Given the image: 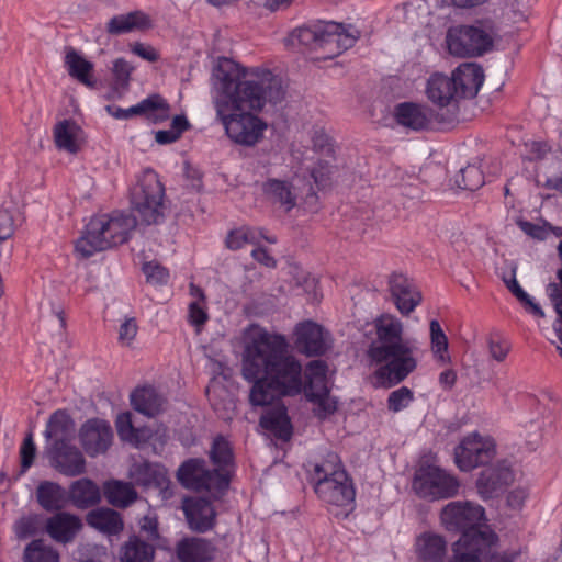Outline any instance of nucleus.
Returning <instances> with one entry per match:
<instances>
[{"label":"nucleus","mask_w":562,"mask_h":562,"mask_svg":"<svg viewBox=\"0 0 562 562\" xmlns=\"http://www.w3.org/2000/svg\"><path fill=\"white\" fill-rule=\"evenodd\" d=\"M241 375L252 383L249 403L254 407H265L304 392L316 404L314 412L318 418H326L337 409L336 401L329 397L327 364L313 360L303 372L282 335L261 331L254 337L243 353Z\"/></svg>","instance_id":"nucleus-1"},{"label":"nucleus","mask_w":562,"mask_h":562,"mask_svg":"<svg viewBox=\"0 0 562 562\" xmlns=\"http://www.w3.org/2000/svg\"><path fill=\"white\" fill-rule=\"evenodd\" d=\"M217 95L216 116L227 137L235 144L252 147L263 137L267 124L249 111H260L266 103L277 104L284 98L281 79L269 69L255 68L240 76L228 58L220 60L213 71Z\"/></svg>","instance_id":"nucleus-2"},{"label":"nucleus","mask_w":562,"mask_h":562,"mask_svg":"<svg viewBox=\"0 0 562 562\" xmlns=\"http://www.w3.org/2000/svg\"><path fill=\"white\" fill-rule=\"evenodd\" d=\"M375 337L367 355L372 362L381 364L376 376L385 387L403 382L416 368V340L403 337V324L391 314H383L374 321Z\"/></svg>","instance_id":"nucleus-3"},{"label":"nucleus","mask_w":562,"mask_h":562,"mask_svg":"<svg viewBox=\"0 0 562 562\" xmlns=\"http://www.w3.org/2000/svg\"><path fill=\"white\" fill-rule=\"evenodd\" d=\"M448 531L460 532L447 562H492V529L485 509L472 502H450L440 515Z\"/></svg>","instance_id":"nucleus-4"},{"label":"nucleus","mask_w":562,"mask_h":562,"mask_svg":"<svg viewBox=\"0 0 562 562\" xmlns=\"http://www.w3.org/2000/svg\"><path fill=\"white\" fill-rule=\"evenodd\" d=\"M137 225L135 215L113 212L92 217L80 238L76 241V250L89 258L98 251L126 243Z\"/></svg>","instance_id":"nucleus-5"},{"label":"nucleus","mask_w":562,"mask_h":562,"mask_svg":"<svg viewBox=\"0 0 562 562\" xmlns=\"http://www.w3.org/2000/svg\"><path fill=\"white\" fill-rule=\"evenodd\" d=\"M454 462L461 471H471L482 467L477 474L476 488L483 499L492 498V445L474 432L454 449Z\"/></svg>","instance_id":"nucleus-6"},{"label":"nucleus","mask_w":562,"mask_h":562,"mask_svg":"<svg viewBox=\"0 0 562 562\" xmlns=\"http://www.w3.org/2000/svg\"><path fill=\"white\" fill-rule=\"evenodd\" d=\"M165 188L154 170H145L131 190V204L140 222L159 224L165 218Z\"/></svg>","instance_id":"nucleus-7"},{"label":"nucleus","mask_w":562,"mask_h":562,"mask_svg":"<svg viewBox=\"0 0 562 562\" xmlns=\"http://www.w3.org/2000/svg\"><path fill=\"white\" fill-rule=\"evenodd\" d=\"M531 0H494V50L516 49Z\"/></svg>","instance_id":"nucleus-8"},{"label":"nucleus","mask_w":562,"mask_h":562,"mask_svg":"<svg viewBox=\"0 0 562 562\" xmlns=\"http://www.w3.org/2000/svg\"><path fill=\"white\" fill-rule=\"evenodd\" d=\"M426 94L437 105L436 124L441 128L453 126L459 121V98L449 76L434 74L427 81Z\"/></svg>","instance_id":"nucleus-9"},{"label":"nucleus","mask_w":562,"mask_h":562,"mask_svg":"<svg viewBox=\"0 0 562 562\" xmlns=\"http://www.w3.org/2000/svg\"><path fill=\"white\" fill-rule=\"evenodd\" d=\"M413 488L423 498L445 499L458 494L460 482L454 475L438 467H427L416 472Z\"/></svg>","instance_id":"nucleus-10"},{"label":"nucleus","mask_w":562,"mask_h":562,"mask_svg":"<svg viewBox=\"0 0 562 562\" xmlns=\"http://www.w3.org/2000/svg\"><path fill=\"white\" fill-rule=\"evenodd\" d=\"M446 44L451 55L467 58L484 54L492 45V38L477 26L457 25L448 29Z\"/></svg>","instance_id":"nucleus-11"},{"label":"nucleus","mask_w":562,"mask_h":562,"mask_svg":"<svg viewBox=\"0 0 562 562\" xmlns=\"http://www.w3.org/2000/svg\"><path fill=\"white\" fill-rule=\"evenodd\" d=\"M330 347V335L321 325L306 321L295 326L294 348L299 353L307 357L323 356Z\"/></svg>","instance_id":"nucleus-12"},{"label":"nucleus","mask_w":562,"mask_h":562,"mask_svg":"<svg viewBox=\"0 0 562 562\" xmlns=\"http://www.w3.org/2000/svg\"><path fill=\"white\" fill-rule=\"evenodd\" d=\"M106 112L117 120H128L133 116H144L153 123H159L169 117L170 106L159 94H151L139 103L122 109L116 105H106Z\"/></svg>","instance_id":"nucleus-13"},{"label":"nucleus","mask_w":562,"mask_h":562,"mask_svg":"<svg viewBox=\"0 0 562 562\" xmlns=\"http://www.w3.org/2000/svg\"><path fill=\"white\" fill-rule=\"evenodd\" d=\"M314 491L323 502L337 507L351 506L356 497L355 486L348 473H338L336 479L317 482Z\"/></svg>","instance_id":"nucleus-14"},{"label":"nucleus","mask_w":562,"mask_h":562,"mask_svg":"<svg viewBox=\"0 0 562 562\" xmlns=\"http://www.w3.org/2000/svg\"><path fill=\"white\" fill-rule=\"evenodd\" d=\"M80 442L90 457L105 453L113 440L110 424L100 418L87 420L79 431Z\"/></svg>","instance_id":"nucleus-15"},{"label":"nucleus","mask_w":562,"mask_h":562,"mask_svg":"<svg viewBox=\"0 0 562 562\" xmlns=\"http://www.w3.org/2000/svg\"><path fill=\"white\" fill-rule=\"evenodd\" d=\"M48 457L50 465L66 476H78L86 472L85 457L72 443L50 446Z\"/></svg>","instance_id":"nucleus-16"},{"label":"nucleus","mask_w":562,"mask_h":562,"mask_svg":"<svg viewBox=\"0 0 562 562\" xmlns=\"http://www.w3.org/2000/svg\"><path fill=\"white\" fill-rule=\"evenodd\" d=\"M389 289L396 308L404 316L409 315L422 302V293L401 273L391 274Z\"/></svg>","instance_id":"nucleus-17"},{"label":"nucleus","mask_w":562,"mask_h":562,"mask_svg":"<svg viewBox=\"0 0 562 562\" xmlns=\"http://www.w3.org/2000/svg\"><path fill=\"white\" fill-rule=\"evenodd\" d=\"M358 34V31H356V34L347 32L342 24L336 22L321 24L317 49L323 48L330 56H336L353 46Z\"/></svg>","instance_id":"nucleus-18"},{"label":"nucleus","mask_w":562,"mask_h":562,"mask_svg":"<svg viewBox=\"0 0 562 562\" xmlns=\"http://www.w3.org/2000/svg\"><path fill=\"white\" fill-rule=\"evenodd\" d=\"M450 78L456 86L459 100L474 98L484 82L481 66L474 63H463L457 67Z\"/></svg>","instance_id":"nucleus-19"},{"label":"nucleus","mask_w":562,"mask_h":562,"mask_svg":"<svg viewBox=\"0 0 562 562\" xmlns=\"http://www.w3.org/2000/svg\"><path fill=\"white\" fill-rule=\"evenodd\" d=\"M184 512L190 529L205 532L214 527L215 510L211 502L203 497H191L183 501Z\"/></svg>","instance_id":"nucleus-20"},{"label":"nucleus","mask_w":562,"mask_h":562,"mask_svg":"<svg viewBox=\"0 0 562 562\" xmlns=\"http://www.w3.org/2000/svg\"><path fill=\"white\" fill-rule=\"evenodd\" d=\"M435 110L412 102L400 103L395 108V117L398 124L414 131H420L432 126Z\"/></svg>","instance_id":"nucleus-21"},{"label":"nucleus","mask_w":562,"mask_h":562,"mask_svg":"<svg viewBox=\"0 0 562 562\" xmlns=\"http://www.w3.org/2000/svg\"><path fill=\"white\" fill-rule=\"evenodd\" d=\"M82 528L81 519L70 513L58 512L46 521V532L60 543L71 542Z\"/></svg>","instance_id":"nucleus-22"},{"label":"nucleus","mask_w":562,"mask_h":562,"mask_svg":"<svg viewBox=\"0 0 562 562\" xmlns=\"http://www.w3.org/2000/svg\"><path fill=\"white\" fill-rule=\"evenodd\" d=\"M415 553L418 562H446L447 541L440 535L423 532L416 538Z\"/></svg>","instance_id":"nucleus-23"},{"label":"nucleus","mask_w":562,"mask_h":562,"mask_svg":"<svg viewBox=\"0 0 562 562\" xmlns=\"http://www.w3.org/2000/svg\"><path fill=\"white\" fill-rule=\"evenodd\" d=\"M280 400L271 404L276 405L273 408L268 409L261 415L259 424L265 429L271 432L274 437L286 441L292 436V425L283 404H279Z\"/></svg>","instance_id":"nucleus-24"},{"label":"nucleus","mask_w":562,"mask_h":562,"mask_svg":"<svg viewBox=\"0 0 562 562\" xmlns=\"http://www.w3.org/2000/svg\"><path fill=\"white\" fill-rule=\"evenodd\" d=\"M166 398L153 386L137 387L131 394L133 408L147 416L155 417L165 411Z\"/></svg>","instance_id":"nucleus-25"},{"label":"nucleus","mask_w":562,"mask_h":562,"mask_svg":"<svg viewBox=\"0 0 562 562\" xmlns=\"http://www.w3.org/2000/svg\"><path fill=\"white\" fill-rule=\"evenodd\" d=\"M75 423L65 411H56L47 422L44 436L53 439L52 446L71 443L75 438Z\"/></svg>","instance_id":"nucleus-26"},{"label":"nucleus","mask_w":562,"mask_h":562,"mask_svg":"<svg viewBox=\"0 0 562 562\" xmlns=\"http://www.w3.org/2000/svg\"><path fill=\"white\" fill-rule=\"evenodd\" d=\"M68 502L78 509H88L101 501L99 486L90 479H80L72 482L67 492Z\"/></svg>","instance_id":"nucleus-27"},{"label":"nucleus","mask_w":562,"mask_h":562,"mask_svg":"<svg viewBox=\"0 0 562 562\" xmlns=\"http://www.w3.org/2000/svg\"><path fill=\"white\" fill-rule=\"evenodd\" d=\"M214 547L201 538L182 539L177 544V557L180 562H209L213 559Z\"/></svg>","instance_id":"nucleus-28"},{"label":"nucleus","mask_w":562,"mask_h":562,"mask_svg":"<svg viewBox=\"0 0 562 562\" xmlns=\"http://www.w3.org/2000/svg\"><path fill=\"white\" fill-rule=\"evenodd\" d=\"M519 473L517 459L513 454L494 461V499L516 482Z\"/></svg>","instance_id":"nucleus-29"},{"label":"nucleus","mask_w":562,"mask_h":562,"mask_svg":"<svg viewBox=\"0 0 562 562\" xmlns=\"http://www.w3.org/2000/svg\"><path fill=\"white\" fill-rule=\"evenodd\" d=\"M150 26V19L142 11H132L126 14L114 15L105 25L109 35L117 36L135 30H145Z\"/></svg>","instance_id":"nucleus-30"},{"label":"nucleus","mask_w":562,"mask_h":562,"mask_svg":"<svg viewBox=\"0 0 562 562\" xmlns=\"http://www.w3.org/2000/svg\"><path fill=\"white\" fill-rule=\"evenodd\" d=\"M54 139L58 149L77 154L82 144V130L74 121L64 120L55 125Z\"/></svg>","instance_id":"nucleus-31"},{"label":"nucleus","mask_w":562,"mask_h":562,"mask_svg":"<svg viewBox=\"0 0 562 562\" xmlns=\"http://www.w3.org/2000/svg\"><path fill=\"white\" fill-rule=\"evenodd\" d=\"M65 65L70 77L88 88H95L97 80L92 76L93 64L83 58L75 48L67 47Z\"/></svg>","instance_id":"nucleus-32"},{"label":"nucleus","mask_w":562,"mask_h":562,"mask_svg":"<svg viewBox=\"0 0 562 562\" xmlns=\"http://www.w3.org/2000/svg\"><path fill=\"white\" fill-rule=\"evenodd\" d=\"M38 504L48 512H59L68 504V495L59 484L44 481L36 488Z\"/></svg>","instance_id":"nucleus-33"},{"label":"nucleus","mask_w":562,"mask_h":562,"mask_svg":"<svg viewBox=\"0 0 562 562\" xmlns=\"http://www.w3.org/2000/svg\"><path fill=\"white\" fill-rule=\"evenodd\" d=\"M87 524L106 535H117L123 530V520L117 512L111 508H97L87 515Z\"/></svg>","instance_id":"nucleus-34"},{"label":"nucleus","mask_w":562,"mask_h":562,"mask_svg":"<svg viewBox=\"0 0 562 562\" xmlns=\"http://www.w3.org/2000/svg\"><path fill=\"white\" fill-rule=\"evenodd\" d=\"M131 477L137 485L144 487H160L167 481L165 469L147 461L134 464Z\"/></svg>","instance_id":"nucleus-35"},{"label":"nucleus","mask_w":562,"mask_h":562,"mask_svg":"<svg viewBox=\"0 0 562 562\" xmlns=\"http://www.w3.org/2000/svg\"><path fill=\"white\" fill-rule=\"evenodd\" d=\"M205 461L190 459L183 462L177 472L179 482L187 488L203 491V477L205 476Z\"/></svg>","instance_id":"nucleus-36"},{"label":"nucleus","mask_w":562,"mask_h":562,"mask_svg":"<svg viewBox=\"0 0 562 562\" xmlns=\"http://www.w3.org/2000/svg\"><path fill=\"white\" fill-rule=\"evenodd\" d=\"M265 194L273 202L284 206L286 211L296 204V196L292 192L291 183L278 179H269L262 186Z\"/></svg>","instance_id":"nucleus-37"},{"label":"nucleus","mask_w":562,"mask_h":562,"mask_svg":"<svg viewBox=\"0 0 562 562\" xmlns=\"http://www.w3.org/2000/svg\"><path fill=\"white\" fill-rule=\"evenodd\" d=\"M103 491L106 501L116 507H126L137 497V493L132 484L121 481L106 482Z\"/></svg>","instance_id":"nucleus-38"},{"label":"nucleus","mask_w":562,"mask_h":562,"mask_svg":"<svg viewBox=\"0 0 562 562\" xmlns=\"http://www.w3.org/2000/svg\"><path fill=\"white\" fill-rule=\"evenodd\" d=\"M516 270L517 268L514 267L509 277H506L505 274L502 277L506 288L518 300L526 312L537 317H544V312L541 306L536 303L533 299L518 283L516 279Z\"/></svg>","instance_id":"nucleus-39"},{"label":"nucleus","mask_w":562,"mask_h":562,"mask_svg":"<svg viewBox=\"0 0 562 562\" xmlns=\"http://www.w3.org/2000/svg\"><path fill=\"white\" fill-rule=\"evenodd\" d=\"M452 182L457 189L474 191L484 184L485 178L479 166L469 164L453 176Z\"/></svg>","instance_id":"nucleus-40"},{"label":"nucleus","mask_w":562,"mask_h":562,"mask_svg":"<svg viewBox=\"0 0 562 562\" xmlns=\"http://www.w3.org/2000/svg\"><path fill=\"white\" fill-rule=\"evenodd\" d=\"M154 548L137 537L131 538L122 548V562H151Z\"/></svg>","instance_id":"nucleus-41"},{"label":"nucleus","mask_w":562,"mask_h":562,"mask_svg":"<svg viewBox=\"0 0 562 562\" xmlns=\"http://www.w3.org/2000/svg\"><path fill=\"white\" fill-rule=\"evenodd\" d=\"M338 473L347 472L342 468L339 456L335 452H328L321 462L314 464L312 481L315 485L317 482L336 479Z\"/></svg>","instance_id":"nucleus-42"},{"label":"nucleus","mask_w":562,"mask_h":562,"mask_svg":"<svg viewBox=\"0 0 562 562\" xmlns=\"http://www.w3.org/2000/svg\"><path fill=\"white\" fill-rule=\"evenodd\" d=\"M24 562H59L58 552L50 546L45 544L44 540L36 539L30 542L23 554Z\"/></svg>","instance_id":"nucleus-43"},{"label":"nucleus","mask_w":562,"mask_h":562,"mask_svg":"<svg viewBox=\"0 0 562 562\" xmlns=\"http://www.w3.org/2000/svg\"><path fill=\"white\" fill-rule=\"evenodd\" d=\"M430 342L431 350L438 361L447 363L450 361L448 355V338L443 333L439 322L437 319L430 321Z\"/></svg>","instance_id":"nucleus-44"},{"label":"nucleus","mask_w":562,"mask_h":562,"mask_svg":"<svg viewBox=\"0 0 562 562\" xmlns=\"http://www.w3.org/2000/svg\"><path fill=\"white\" fill-rule=\"evenodd\" d=\"M210 459L212 463L220 469H224L232 463V448L224 437L218 436L213 440L210 450Z\"/></svg>","instance_id":"nucleus-45"},{"label":"nucleus","mask_w":562,"mask_h":562,"mask_svg":"<svg viewBox=\"0 0 562 562\" xmlns=\"http://www.w3.org/2000/svg\"><path fill=\"white\" fill-rule=\"evenodd\" d=\"M224 469L216 467L214 470L206 469L205 476L203 477V490L211 492L214 495L223 494L229 484L227 473L223 472Z\"/></svg>","instance_id":"nucleus-46"},{"label":"nucleus","mask_w":562,"mask_h":562,"mask_svg":"<svg viewBox=\"0 0 562 562\" xmlns=\"http://www.w3.org/2000/svg\"><path fill=\"white\" fill-rule=\"evenodd\" d=\"M260 237L259 232L250 227H240L232 231L227 238L226 245L229 249L237 250L246 244H255Z\"/></svg>","instance_id":"nucleus-47"},{"label":"nucleus","mask_w":562,"mask_h":562,"mask_svg":"<svg viewBox=\"0 0 562 562\" xmlns=\"http://www.w3.org/2000/svg\"><path fill=\"white\" fill-rule=\"evenodd\" d=\"M414 400V393L407 386H402L390 393L387 397V408L393 413L406 408Z\"/></svg>","instance_id":"nucleus-48"},{"label":"nucleus","mask_w":562,"mask_h":562,"mask_svg":"<svg viewBox=\"0 0 562 562\" xmlns=\"http://www.w3.org/2000/svg\"><path fill=\"white\" fill-rule=\"evenodd\" d=\"M504 493L505 495V506L506 508L520 512L525 506V503L529 496V491L525 486H517L512 490H507Z\"/></svg>","instance_id":"nucleus-49"},{"label":"nucleus","mask_w":562,"mask_h":562,"mask_svg":"<svg viewBox=\"0 0 562 562\" xmlns=\"http://www.w3.org/2000/svg\"><path fill=\"white\" fill-rule=\"evenodd\" d=\"M143 272L146 280L151 284H165L168 281V270L158 262L150 261L143 265Z\"/></svg>","instance_id":"nucleus-50"},{"label":"nucleus","mask_w":562,"mask_h":562,"mask_svg":"<svg viewBox=\"0 0 562 562\" xmlns=\"http://www.w3.org/2000/svg\"><path fill=\"white\" fill-rule=\"evenodd\" d=\"M36 456V446L32 432H29L20 448L21 474H24L33 464Z\"/></svg>","instance_id":"nucleus-51"},{"label":"nucleus","mask_w":562,"mask_h":562,"mask_svg":"<svg viewBox=\"0 0 562 562\" xmlns=\"http://www.w3.org/2000/svg\"><path fill=\"white\" fill-rule=\"evenodd\" d=\"M116 429L119 437L124 441L133 442L137 438V431L132 423L131 413H122L116 418Z\"/></svg>","instance_id":"nucleus-52"},{"label":"nucleus","mask_w":562,"mask_h":562,"mask_svg":"<svg viewBox=\"0 0 562 562\" xmlns=\"http://www.w3.org/2000/svg\"><path fill=\"white\" fill-rule=\"evenodd\" d=\"M319 31L321 25H315L313 27H300L293 33V36L300 42V44L312 49H317Z\"/></svg>","instance_id":"nucleus-53"},{"label":"nucleus","mask_w":562,"mask_h":562,"mask_svg":"<svg viewBox=\"0 0 562 562\" xmlns=\"http://www.w3.org/2000/svg\"><path fill=\"white\" fill-rule=\"evenodd\" d=\"M133 70L134 67L124 58L115 59L112 68L115 82L121 87L126 88Z\"/></svg>","instance_id":"nucleus-54"},{"label":"nucleus","mask_w":562,"mask_h":562,"mask_svg":"<svg viewBox=\"0 0 562 562\" xmlns=\"http://www.w3.org/2000/svg\"><path fill=\"white\" fill-rule=\"evenodd\" d=\"M525 147L528 153L526 157L528 161L542 160L552 149L544 140H530L525 143Z\"/></svg>","instance_id":"nucleus-55"},{"label":"nucleus","mask_w":562,"mask_h":562,"mask_svg":"<svg viewBox=\"0 0 562 562\" xmlns=\"http://www.w3.org/2000/svg\"><path fill=\"white\" fill-rule=\"evenodd\" d=\"M313 148L316 151L329 154L333 151L331 138L322 127H315L312 133Z\"/></svg>","instance_id":"nucleus-56"},{"label":"nucleus","mask_w":562,"mask_h":562,"mask_svg":"<svg viewBox=\"0 0 562 562\" xmlns=\"http://www.w3.org/2000/svg\"><path fill=\"white\" fill-rule=\"evenodd\" d=\"M137 330L136 319L134 317H126L119 328V341L122 345H130L135 338Z\"/></svg>","instance_id":"nucleus-57"},{"label":"nucleus","mask_w":562,"mask_h":562,"mask_svg":"<svg viewBox=\"0 0 562 562\" xmlns=\"http://www.w3.org/2000/svg\"><path fill=\"white\" fill-rule=\"evenodd\" d=\"M311 176L317 188L324 189L329 184L330 166L326 161H318V164L311 170Z\"/></svg>","instance_id":"nucleus-58"},{"label":"nucleus","mask_w":562,"mask_h":562,"mask_svg":"<svg viewBox=\"0 0 562 562\" xmlns=\"http://www.w3.org/2000/svg\"><path fill=\"white\" fill-rule=\"evenodd\" d=\"M498 536L494 531V562H515L521 554L520 548L498 550Z\"/></svg>","instance_id":"nucleus-59"},{"label":"nucleus","mask_w":562,"mask_h":562,"mask_svg":"<svg viewBox=\"0 0 562 562\" xmlns=\"http://www.w3.org/2000/svg\"><path fill=\"white\" fill-rule=\"evenodd\" d=\"M131 52L136 56L147 60L149 63H155L159 59L158 52L151 46L140 42H135L131 46Z\"/></svg>","instance_id":"nucleus-60"},{"label":"nucleus","mask_w":562,"mask_h":562,"mask_svg":"<svg viewBox=\"0 0 562 562\" xmlns=\"http://www.w3.org/2000/svg\"><path fill=\"white\" fill-rule=\"evenodd\" d=\"M516 52H517V48L515 50L509 49L508 56L505 55L503 58H499L497 60L495 58L493 59V63L497 64V71H499L502 74L499 87H497L494 92L499 91L501 88L505 85V82L508 78V72H509V70L513 69V66H514L512 54L516 53Z\"/></svg>","instance_id":"nucleus-61"},{"label":"nucleus","mask_w":562,"mask_h":562,"mask_svg":"<svg viewBox=\"0 0 562 562\" xmlns=\"http://www.w3.org/2000/svg\"><path fill=\"white\" fill-rule=\"evenodd\" d=\"M14 532L19 539H25L36 532V522L31 517H22L14 525Z\"/></svg>","instance_id":"nucleus-62"},{"label":"nucleus","mask_w":562,"mask_h":562,"mask_svg":"<svg viewBox=\"0 0 562 562\" xmlns=\"http://www.w3.org/2000/svg\"><path fill=\"white\" fill-rule=\"evenodd\" d=\"M13 218L10 213L0 206V241L10 238L13 235Z\"/></svg>","instance_id":"nucleus-63"},{"label":"nucleus","mask_w":562,"mask_h":562,"mask_svg":"<svg viewBox=\"0 0 562 562\" xmlns=\"http://www.w3.org/2000/svg\"><path fill=\"white\" fill-rule=\"evenodd\" d=\"M519 227L521 228V231L525 234H527L528 236H530L532 238L539 239V240H543L548 234V231L546 229V227L540 226V225L535 224L529 221H520Z\"/></svg>","instance_id":"nucleus-64"}]
</instances>
